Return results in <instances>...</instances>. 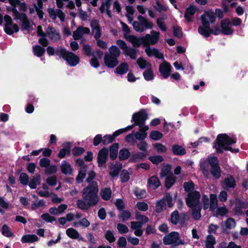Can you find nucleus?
I'll list each match as a JSON object with an SVG mask.
<instances>
[{"label":"nucleus","mask_w":248,"mask_h":248,"mask_svg":"<svg viewBox=\"0 0 248 248\" xmlns=\"http://www.w3.org/2000/svg\"><path fill=\"white\" fill-rule=\"evenodd\" d=\"M99 188L96 182H91L82 190V199L77 201V207L82 210H87L96 205L99 202Z\"/></svg>","instance_id":"f257e3e1"},{"label":"nucleus","mask_w":248,"mask_h":248,"mask_svg":"<svg viewBox=\"0 0 248 248\" xmlns=\"http://www.w3.org/2000/svg\"><path fill=\"white\" fill-rule=\"evenodd\" d=\"M236 142V140L232 139L226 134H221L217 136L213 147L218 153H221L224 150L230 151L232 153L238 152V149H232L230 146Z\"/></svg>","instance_id":"f03ea898"},{"label":"nucleus","mask_w":248,"mask_h":248,"mask_svg":"<svg viewBox=\"0 0 248 248\" xmlns=\"http://www.w3.org/2000/svg\"><path fill=\"white\" fill-rule=\"evenodd\" d=\"M55 53L60 58H62L72 66L77 65L79 62L78 56L73 53L66 50L64 48H60L55 51Z\"/></svg>","instance_id":"7ed1b4c3"},{"label":"nucleus","mask_w":248,"mask_h":248,"mask_svg":"<svg viewBox=\"0 0 248 248\" xmlns=\"http://www.w3.org/2000/svg\"><path fill=\"white\" fill-rule=\"evenodd\" d=\"M148 118V114L144 110H141L134 114L132 117L135 125L139 126L141 130L143 131H147L149 129L148 126L145 125V121Z\"/></svg>","instance_id":"20e7f679"},{"label":"nucleus","mask_w":248,"mask_h":248,"mask_svg":"<svg viewBox=\"0 0 248 248\" xmlns=\"http://www.w3.org/2000/svg\"><path fill=\"white\" fill-rule=\"evenodd\" d=\"M116 44L123 50V53L125 56L129 57L132 60L137 59L139 52L138 49L128 46L126 43L122 40H117Z\"/></svg>","instance_id":"39448f33"},{"label":"nucleus","mask_w":248,"mask_h":248,"mask_svg":"<svg viewBox=\"0 0 248 248\" xmlns=\"http://www.w3.org/2000/svg\"><path fill=\"white\" fill-rule=\"evenodd\" d=\"M201 195L200 193L197 191L189 192L186 199V204L189 207H194L195 206L202 205L200 199Z\"/></svg>","instance_id":"423d86ee"},{"label":"nucleus","mask_w":248,"mask_h":248,"mask_svg":"<svg viewBox=\"0 0 248 248\" xmlns=\"http://www.w3.org/2000/svg\"><path fill=\"white\" fill-rule=\"evenodd\" d=\"M202 25L198 29L201 28L203 30L208 29L210 27V23H213L216 21V16L214 12L210 11L206 12L201 16Z\"/></svg>","instance_id":"0eeeda50"},{"label":"nucleus","mask_w":248,"mask_h":248,"mask_svg":"<svg viewBox=\"0 0 248 248\" xmlns=\"http://www.w3.org/2000/svg\"><path fill=\"white\" fill-rule=\"evenodd\" d=\"M12 12L15 16V19H20L22 21L21 29L22 30H29L31 28V24L25 13H19L16 8H12Z\"/></svg>","instance_id":"6e6552de"},{"label":"nucleus","mask_w":248,"mask_h":248,"mask_svg":"<svg viewBox=\"0 0 248 248\" xmlns=\"http://www.w3.org/2000/svg\"><path fill=\"white\" fill-rule=\"evenodd\" d=\"M163 242L165 245H172L173 246H177L184 244L180 239L179 233L176 232H171L165 236L163 238Z\"/></svg>","instance_id":"1a4fd4ad"},{"label":"nucleus","mask_w":248,"mask_h":248,"mask_svg":"<svg viewBox=\"0 0 248 248\" xmlns=\"http://www.w3.org/2000/svg\"><path fill=\"white\" fill-rule=\"evenodd\" d=\"M159 38V32L151 31L150 34H147L143 37L144 46H150L156 44Z\"/></svg>","instance_id":"9d476101"},{"label":"nucleus","mask_w":248,"mask_h":248,"mask_svg":"<svg viewBox=\"0 0 248 248\" xmlns=\"http://www.w3.org/2000/svg\"><path fill=\"white\" fill-rule=\"evenodd\" d=\"M108 148L104 147L98 153L97 157L98 166L100 168L106 167L105 164L108 160Z\"/></svg>","instance_id":"9b49d317"},{"label":"nucleus","mask_w":248,"mask_h":248,"mask_svg":"<svg viewBox=\"0 0 248 248\" xmlns=\"http://www.w3.org/2000/svg\"><path fill=\"white\" fill-rule=\"evenodd\" d=\"M221 33L224 35L232 34L233 30L232 28L231 21L228 18H225L220 22Z\"/></svg>","instance_id":"f8f14e48"},{"label":"nucleus","mask_w":248,"mask_h":248,"mask_svg":"<svg viewBox=\"0 0 248 248\" xmlns=\"http://www.w3.org/2000/svg\"><path fill=\"white\" fill-rule=\"evenodd\" d=\"M46 36L54 42H57L61 39V36L59 31L56 28L48 26L46 30Z\"/></svg>","instance_id":"ddd939ff"},{"label":"nucleus","mask_w":248,"mask_h":248,"mask_svg":"<svg viewBox=\"0 0 248 248\" xmlns=\"http://www.w3.org/2000/svg\"><path fill=\"white\" fill-rule=\"evenodd\" d=\"M90 33V30L87 27L83 26H79L77 29L73 31V37L75 40L81 39L84 35L89 34Z\"/></svg>","instance_id":"4468645a"},{"label":"nucleus","mask_w":248,"mask_h":248,"mask_svg":"<svg viewBox=\"0 0 248 248\" xmlns=\"http://www.w3.org/2000/svg\"><path fill=\"white\" fill-rule=\"evenodd\" d=\"M47 12L50 17L55 20L57 17H58L61 21H64L65 15L64 13L60 9H54L52 8H48Z\"/></svg>","instance_id":"2eb2a0df"},{"label":"nucleus","mask_w":248,"mask_h":248,"mask_svg":"<svg viewBox=\"0 0 248 248\" xmlns=\"http://www.w3.org/2000/svg\"><path fill=\"white\" fill-rule=\"evenodd\" d=\"M198 32L204 37H208L211 34L218 35L221 33V30H220L218 26L214 27L213 29H211L210 27H209L206 30H203V29L201 28L198 29Z\"/></svg>","instance_id":"dca6fc26"},{"label":"nucleus","mask_w":248,"mask_h":248,"mask_svg":"<svg viewBox=\"0 0 248 248\" xmlns=\"http://www.w3.org/2000/svg\"><path fill=\"white\" fill-rule=\"evenodd\" d=\"M92 29V32L94 34V39H98L101 36V29L98 21L97 20H92L90 23Z\"/></svg>","instance_id":"f3484780"},{"label":"nucleus","mask_w":248,"mask_h":248,"mask_svg":"<svg viewBox=\"0 0 248 248\" xmlns=\"http://www.w3.org/2000/svg\"><path fill=\"white\" fill-rule=\"evenodd\" d=\"M125 38L127 41L130 42L134 47H140L141 45L144 46L143 37L138 38L134 35H128L125 36Z\"/></svg>","instance_id":"a211bd4d"},{"label":"nucleus","mask_w":248,"mask_h":248,"mask_svg":"<svg viewBox=\"0 0 248 248\" xmlns=\"http://www.w3.org/2000/svg\"><path fill=\"white\" fill-rule=\"evenodd\" d=\"M104 62L107 67L113 68L118 64L119 62L117 58L106 53L104 57Z\"/></svg>","instance_id":"6ab92c4d"},{"label":"nucleus","mask_w":248,"mask_h":248,"mask_svg":"<svg viewBox=\"0 0 248 248\" xmlns=\"http://www.w3.org/2000/svg\"><path fill=\"white\" fill-rule=\"evenodd\" d=\"M159 70L163 78H166L170 75L171 66L170 63L164 61L160 64Z\"/></svg>","instance_id":"aec40b11"},{"label":"nucleus","mask_w":248,"mask_h":248,"mask_svg":"<svg viewBox=\"0 0 248 248\" xmlns=\"http://www.w3.org/2000/svg\"><path fill=\"white\" fill-rule=\"evenodd\" d=\"M145 52L149 57L155 56L158 59H164L162 53L159 52L157 49L154 48H152L150 46H145Z\"/></svg>","instance_id":"412c9836"},{"label":"nucleus","mask_w":248,"mask_h":248,"mask_svg":"<svg viewBox=\"0 0 248 248\" xmlns=\"http://www.w3.org/2000/svg\"><path fill=\"white\" fill-rule=\"evenodd\" d=\"M248 208V202H245L238 201L234 208V212L236 215H241L243 214V210Z\"/></svg>","instance_id":"4be33fe9"},{"label":"nucleus","mask_w":248,"mask_h":248,"mask_svg":"<svg viewBox=\"0 0 248 248\" xmlns=\"http://www.w3.org/2000/svg\"><path fill=\"white\" fill-rule=\"evenodd\" d=\"M103 55V52L100 49L95 51V55L92 56V58L90 60V63L92 66L94 68H97L99 66L100 64L98 59H101Z\"/></svg>","instance_id":"5701e85b"},{"label":"nucleus","mask_w":248,"mask_h":248,"mask_svg":"<svg viewBox=\"0 0 248 248\" xmlns=\"http://www.w3.org/2000/svg\"><path fill=\"white\" fill-rule=\"evenodd\" d=\"M236 186L234 178L232 176H229L225 178L221 184L222 188L224 189H228L231 188H234Z\"/></svg>","instance_id":"b1692460"},{"label":"nucleus","mask_w":248,"mask_h":248,"mask_svg":"<svg viewBox=\"0 0 248 248\" xmlns=\"http://www.w3.org/2000/svg\"><path fill=\"white\" fill-rule=\"evenodd\" d=\"M66 234L71 239H78L80 241H84V238L82 237L78 232L73 228H69L66 231Z\"/></svg>","instance_id":"393cba45"},{"label":"nucleus","mask_w":248,"mask_h":248,"mask_svg":"<svg viewBox=\"0 0 248 248\" xmlns=\"http://www.w3.org/2000/svg\"><path fill=\"white\" fill-rule=\"evenodd\" d=\"M60 168L62 172L65 175H71L73 173V169L70 164L65 160L62 162Z\"/></svg>","instance_id":"a878e982"},{"label":"nucleus","mask_w":248,"mask_h":248,"mask_svg":"<svg viewBox=\"0 0 248 248\" xmlns=\"http://www.w3.org/2000/svg\"><path fill=\"white\" fill-rule=\"evenodd\" d=\"M67 205L65 204L60 205L58 207H51L49 209V213L54 215H60L63 213L67 208Z\"/></svg>","instance_id":"bb28decb"},{"label":"nucleus","mask_w":248,"mask_h":248,"mask_svg":"<svg viewBox=\"0 0 248 248\" xmlns=\"http://www.w3.org/2000/svg\"><path fill=\"white\" fill-rule=\"evenodd\" d=\"M195 11L196 8L193 5H190L186 8L184 16L188 22H192Z\"/></svg>","instance_id":"cd10ccee"},{"label":"nucleus","mask_w":248,"mask_h":248,"mask_svg":"<svg viewBox=\"0 0 248 248\" xmlns=\"http://www.w3.org/2000/svg\"><path fill=\"white\" fill-rule=\"evenodd\" d=\"M148 182L149 186L154 190L157 188L161 185L159 179L155 176L151 177L148 179Z\"/></svg>","instance_id":"c85d7f7f"},{"label":"nucleus","mask_w":248,"mask_h":248,"mask_svg":"<svg viewBox=\"0 0 248 248\" xmlns=\"http://www.w3.org/2000/svg\"><path fill=\"white\" fill-rule=\"evenodd\" d=\"M138 20L141 23L140 24L144 27V30L146 29H151L154 26L153 24L151 22L141 15L138 16Z\"/></svg>","instance_id":"c756f323"},{"label":"nucleus","mask_w":248,"mask_h":248,"mask_svg":"<svg viewBox=\"0 0 248 248\" xmlns=\"http://www.w3.org/2000/svg\"><path fill=\"white\" fill-rule=\"evenodd\" d=\"M172 152L175 155H182L186 153V151L184 147L178 144H174L172 146Z\"/></svg>","instance_id":"7c9ffc66"},{"label":"nucleus","mask_w":248,"mask_h":248,"mask_svg":"<svg viewBox=\"0 0 248 248\" xmlns=\"http://www.w3.org/2000/svg\"><path fill=\"white\" fill-rule=\"evenodd\" d=\"M40 175L38 174H36L32 177L29 183V186L31 188L35 189L37 185H40Z\"/></svg>","instance_id":"2f4dec72"},{"label":"nucleus","mask_w":248,"mask_h":248,"mask_svg":"<svg viewBox=\"0 0 248 248\" xmlns=\"http://www.w3.org/2000/svg\"><path fill=\"white\" fill-rule=\"evenodd\" d=\"M101 198L106 201L110 200L112 195V191L110 188L106 187L102 189L100 191Z\"/></svg>","instance_id":"473e14b6"},{"label":"nucleus","mask_w":248,"mask_h":248,"mask_svg":"<svg viewBox=\"0 0 248 248\" xmlns=\"http://www.w3.org/2000/svg\"><path fill=\"white\" fill-rule=\"evenodd\" d=\"M165 207V202L164 198L157 200L155 203V211L157 213L162 212Z\"/></svg>","instance_id":"72a5a7b5"},{"label":"nucleus","mask_w":248,"mask_h":248,"mask_svg":"<svg viewBox=\"0 0 248 248\" xmlns=\"http://www.w3.org/2000/svg\"><path fill=\"white\" fill-rule=\"evenodd\" d=\"M38 238L35 234H27L23 235L21 238L23 243H33L38 241Z\"/></svg>","instance_id":"f704fd0d"},{"label":"nucleus","mask_w":248,"mask_h":248,"mask_svg":"<svg viewBox=\"0 0 248 248\" xmlns=\"http://www.w3.org/2000/svg\"><path fill=\"white\" fill-rule=\"evenodd\" d=\"M192 208V215L195 220H199L201 217V212L202 208V205L190 207Z\"/></svg>","instance_id":"c9c22d12"},{"label":"nucleus","mask_w":248,"mask_h":248,"mask_svg":"<svg viewBox=\"0 0 248 248\" xmlns=\"http://www.w3.org/2000/svg\"><path fill=\"white\" fill-rule=\"evenodd\" d=\"M119 144L117 143L113 144L109 148V156L110 158L114 160L116 158L118 155Z\"/></svg>","instance_id":"e433bc0d"},{"label":"nucleus","mask_w":248,"mask_h":248,"mask_svg":"<svg viewBox=\"0 0 248 248\" xmlns=\"http://www.w3.org/2000/svg\"><path fill=\"white\" fill-rule=\"evenodd\" d=\"M137 63L141 69H149L152 67L151 63L142 57H140L137 60Z\"/></svg>","instance_id":"4c0bfd02"},{"label":"nucleus","mask_w":248,"mask_h":248,"mask_svg":"<svg viewBox=\"0 0 248 248\" xmlns=\"http://www.w3.org/2000/svg\"><path fill=\"white\" fill-rule=\"evenodd\" d=\"M147 154L144 153L138 152L132 154L130 158V160L136 162L143 160L146 156Z\"/></svg>","instance_id":"58836bf2"},{"label":"nucleus","mask_w":248,"mask_h":248,"mask_svg":"<svg viewBox=\"0 0 248 248\" xmlns=\"http://www.w3.org/2000/svg\"><path fill=\"white\" fill-rule=\"evenodd\" d=\"M82 50L85 55L88 57L94 56L95 51L93 52L92 46L88 44H83Z\"/></svg>","instance_id":"ea45409f"},{"label":"nucleus","mask_w":248,"mask_h":248,"mask_svg":"<svg viewBox=\"0 0 248 248\" xmlns=\"http://www.w3.org/2000/svg\"><path fill=\"white\" fill-rule=\"evenodd\" d=\"M128 65L126 62L122 63L116 69V72L120 75H123L125 74L128 70Z\"/></svg>","instance_id":"a19ab883"},{"label":"nucleus","mask_w":248,"mask_h":248,"mask_svg":"<svg viewBox=\"0 0 248 248\" xmlns=\"http://www.w3.org/2000/svg\"><path fill=\"white\" fill-rule=\"evenodd\" d=\"M87 170V167L80 168L78 171V174L76 178V181L78 183L82 182L83 179L86 176V173Z\"/></svg>","instance_id":"79ce46f5"},{"label":"nucleus","mask_w":248,"mask_h":248,"mask_svg":"<svg viewBox=\"0 0 248 248\" xmlns=\"http://www.w3.org/2000/svg\"><path fill=\"white\" fill-rule=\"evenodd\" d=\"M90 225V222L86 218H82L78 221H75L73 223V226L78 227L81 226L84 228H87Z\"/></svg>","instance_id":"37998d69"},{"label":"nucleus","mask_w":248,"mask_h":248,"mask_svg":"<svg viewBox=\"0 0 248 248\" xmlns=\"http://www.w3.org/2000/svg\"><path fill=\"white\" fill-rule=\"evenodd\" d=\"M209 207L211 210H214L217 207V199L215 194H210Z\"/></svg>","instance_id":"c03bdc74"},{"label":"nucleus","mask_w":248,"mask_h":248,"mask_svg":"<svg viewBox=\"0 0 248 248\" xmlns=\"http://www.w3.org/2000/svg\"><path fill=\"white\" fill-rule=\"evenodd\" d=\"M216 243L215 238L211 235H208L205 241V248H215Z\"/></svg>","instance_id":"a18cd8bd"},{"label":"nucleus","mask_w":248,"mask_h":248,"mask_svg":"<svg viewBox=\"0 0 248 248\" xmlns=\"http://www.w3.org/2000/svg\"><path fill=\"white\" fill-rule=\"evenodd\" d=\"M109 52L107 53L108 54H110L111 56L118 58L121 54V51L119 47L116 46H112L109 48Z\"/></svg>","instance_id":"49530a36"},{"label":"nucleus","mask_w":248,"mask_h":248,"mask_svg":"<svg viewBox=\"0 0 248 248\" xmlns=\"http://www.w3.org/2000/svg\"><path fill=\"white\" fill-rule=\"evenodd\" d=\"M45 206L46 202L44 200L42 199L34 201L31 205V209L32 210H35L40 208L45 207Z\"/></svg>","instance_id":"de8ad7c7"},{"label":"nucleus","mask_w":248,"mask_h":248,"mask_svg":"<svg viewBox=\"0 0 248 248\" xmlns=\"http://www.w3.org/2000/svg\"><path fill=\"white\" fill-rule=\"evenodd\" d=\"M4 31L6 33L11 35L13 34L14 32H18L19 31V28L17 25L15 24L11 26H5L4 27Z\"/></svg>","instance_id":"09e8293b"},{"label":"nucleus","mask_w":248,"mask_h":248,"mask_svg":"<svg viewBox=\"0 0 248 248\" xmlns=\"http://www.w3.org/2000/svg\"><path fill=\"white\" fill-rule=\"evenodd\" d=\"M121 168V165L116 166L115 165H111L110 166L109 174L112 177L117 176Z\"/></svg>","instance_id":"8fccbe9b"},{"label":"nucleus","mask_w":248,"mask_h":248,"mask_svg":"<svg viewBox=\"0 0 248 248\" xmlns=\"http://www.w3.org/2000/svg\"><path fill=\"white\" fill-rule=\"evenodd\" d=\"M143 76L146 80L150 81L154 78V74L152 68L147 69L143 73Z\"/></svg>","instance_id":"3c124183"},{"label":"nucleus","mask_w":248,"mask_h":248,"mask_svg":"<svg viewBox=\"0 0 248 248\" xmlns=\"http://www.w3.org/2000/svg\"><path fill=\"white\" fill-rule=\"evenodd\" d=\"M32 49L34 54L37 57H41L45 52V49L39 45L33 46Z\"/></svg>","instance_id":"603ef678"},{"label":"nucleus","mask_w":248,"mask_h":248,"mask_svg":"<svg viewBox=\"0 0 248 248\" xmlns=\"http://www.w3.org/2000/svg\"><path fill=\"white\" fill-rule=\"evenodd\" d=\"M211 173L216 179L219 178L221 175V170L219 165L211 167Z\"/></svg>","instance_id":"864d4df0"},{"label":"nucleus","mask_w":248,"mask_h":248,"mask_svg":"<svg viewBox=\"0 0 248 248\" xmlns=\"http://www.w3.org/2000/svg\"><path fill=\"white\" fill-rule=\"evenodd\" d=\"M176 178L173 175H170L166 177L165 186L166 188H170L175 183Z\"/></svg>","instance_id":"5fc2aeb1"},{"label":"nucleus","mask_w":248,"mask_h":248,"mask_svg":"<svg viewBox=\"0 0 248 248\" xmlns=\"http://www.w3.org/2000/svg\"><path fill=\"white\" fill-rule=\"evenodd\" d=\"M135 219L138 220V222L143 225L149 221V218L145 216L141 215L140 213L137 212L135 215Z\"/></svg>","instance_id":"6e6d98bb"},{"label":"nucleus","mask_w":248,"mask_h":248,"mask_svg":"<svg viewBox=\"0 0 248 248\" xmlns=\"http://www.w3.org/2000/svg\"><path fill=\"white\" fill-rule=\"evenodd\" d=\"M130 154L128 149L126 148L121 149L119 152V158L121 160H125L128 158Z\"/></svg>","instance_id":"4d7b16f0"},{"label":"nucleus","mask_w":248,"mask_h":248,"mask_svg":"<svg viewBox=\"0 0 248 248\" xmlns=\"http://www.w3.org/2000/svg\"><path fill=\"white\" fill-rule=\"evenodd\" d=\"M179 214L178 211L175 210L173 212L171 215L170 220V222L174 225H176L179 221Z\"/></svg>","instance_id":"13d9d810"},{"label":"nucleus","mask_w":248,"mask_h":248,"mask_svg":"<svg viewBox=\"0 0 248 248\" xmlns=\"http://www.w3.org/2000/svg\"><path fill=\"white\" fill-rule=\"evenodd\" d=\"M171 169V168L170 165H168L164 166L161 170L160 177H163L170 176L169 174L170 173Z\"/></svg>","instance_id":"bf43d9fd"},{"label":"nucleus","mask_w":248,"mask_h":248,"mask_svg":"<svg viewBox=\"0 0 248 248\" xmlns=\"http://www.w3.org/2000/svg\"><path fill=\"white\" fill-rule=\"evenodd\" d=\"M131 213L128 210H122V212L118 215V217L121 218L123 221H125L130 218Z\"/></svg>","instance_id":"052dcab7"},{"label":"nucleus","mask_w":248,"mask_h":248,"mask_svg":"<svg viewBox=\"0 0 248 248\" xmlns=\"http://www.w3.org/2000/svg\"><path fill=\"white\" fill-rule=\"evenodd\" d=\"M67 147L66 148H64L62 149L58 155V156L61 158H64L66 155L69 154L70 152V144L66 143Z\"/></svg>","instance_id":"680f3d73"},{"label":"nucleus","mask_w":248,"mask_h":248,"mask_svg":"<svg viewBox=\"0 0 248 248\" xmlns=\"http://www.w3.org/2000/svg\"><path fill=\"white\" fill-rule=\"evenodd\" d=\"M2 233L3 235L7 237H10L14 236L9 227L6 225H4L2 228Z\"/></svg>","instance_id":"e2e57ef3"},{"label":"nucleus","mask_w":248,"mask_h":248,"mask_svg":"<svg viewBox=\"0 0 248 248\" xmlns=\"http://www.w3.org/2000/svg\"><path fill=\"white\" fill-rule=\"evenodd\" d=\"M183 187L186 191L188 193L193 192L192 191L194 189V184L191 181H190L187 182H185L183 184Z\"/></svg>","instance_id":"0e129e2a"},{"label":"nucleus","mask_w":248,"mask_h":248,"mask_svg":"<svg viewBox=\"0 0 248 248\" xmlns=\"http://www.w3.org/2000/svg\"><path fill=\"white\" fill-rule=\"evenodd\" d=\"M141 23L139 21H134L133 22V27L134 29L137 32H142L144 31V27L140 24Z\"/></svg>","instance_id":"69168bd1"},{"label":"nucleus","mask_w":248,"mask_h":248,"mask_svg":"<svg viewBox=\"0 0 248 248\" xmlns=\"http://www.w3.org/2000/svg\"><path fill=\"white\" fill-rule=\"evenodd\" d=\"M105 237L109 243H112L115 241V238L113 232L112 231L110 230L106 231L105 233Z\"/></svg>","instance_id":"338daca9"},{"label":"nucleus","mask_w":248,"mask_h":248,"mask_svg":"<svg viewBox=\"0 0 248 248\" xmlns=\"http://www.w3.org/2000/svg\"><path fill=\"white\" fill-rule=\"evenodd\" d=\"M226 227L228 229L234 228L236 225V222L232 218H228L225 222Z\"/></svg>","instance_id":"774afa93"}]
</instances>
